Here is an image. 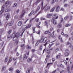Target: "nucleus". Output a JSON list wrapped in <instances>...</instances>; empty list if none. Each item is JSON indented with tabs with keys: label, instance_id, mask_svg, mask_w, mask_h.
I'll return each instance as SVG.
<instances>
[{
	"label": "nucleus",
	"instance_id": "nucleus-1",
	"mask_svg": "<svg viewBox=\"0 0 73 73\" xmlns=\"http://www.w3.org/2000/svg\"><path fill=\"white\" fill-rule=\"evenodd\" d=\"M15 32H14V33L11 36V38H13V41H14L16 40V39L18 37H19V33H17L16 34H15Z\"/></svg>",
	"mask_w": 73,
	"mask_h": 73
},
{
	"label": "nucleus",
	"instance_id": "nucleus-2",
	"mask_svg": "<svg viewBox=\"0 0 73 73\" xmlns=\"http://www.w3.org/2000/svg\"><path fill=\"white\" fill-rule=\"evenodd\" d=\"M9 1H7L5 2V5L2 6L1 10V11H2V12H4V6L7 7L8 5H9Z\"/></svg>",
	"mask_w": 73,
	"mask_h": 73
},
{
	"label": "nucleus",
	"instance_id": "nucleus-3",
	"mask_svg": "<svg viewBox=\"0 0 73 73\" xmlns=\"http://www.w3.org/2000/svg\"><path fill=\"white\" fill-rule=\"evenodd\" d=\"M47 40V38H44V36H42L40 39V41L41 43L44 42L45 43Z\"/></svg>",
	"mask_w": 73,
	"mask_h": 73
},
{
	"label": "nucleus",
	"instance_id": "nucleus-4",
	"mask_svg": "<svg viewBox=\"0 0 73 73\" xmlns=\"http://www.w3.org/2000/svg\"><path fill=\"white\" fill-rule=\"evenodd\" d=\"M50 6H48L47 5H46L44 8L45 11H49V10L50 9Z\"/></svg>",
	"mask_w": 73,
	"mask_h": 73
},
{
	"label": "nucleus",
	"instance_id": "nucleus-5",
	"mask_svg": "<svg viewBox=\"0 0 73 73\" xmlns=\"http://www.w3.org/2000/svg\"><path fill=\"white\" fill-rule=\"evenodd\" d=\"M29 52L25 54L23 58V60L27 59V58H28V55H29Z\"/></svg>",
	"mask_w": 73,
	"mask_h": 73
},
{
	"label": "nucleus",
	"instance_id": "nucleus-6",
	"mask_svg": "<svg viewBox=\"0 0 73 73\" xmlns=\"http://www.w3.org/2000/svg\"><path fill=\"white\" fill-rule=\"evenodd\" d=\"M7 15V16L6 17V20H8L9 19V13H5L4 14V16H5Z\"/></svg>",
	"mask_w": 73,
	"mask_h": 73
},
{
	"label": "nucleus",
	"instance_id": "nucleus-7",
	"mask_svg": "<svg viewBox=\"0 0 73 73\" xmlns=\"http://www.w3.org/2000/svg\"><path fill=\"white\" fill-rule=\"evenodd\" d=\"M51 22L54 24V25H56V24H57V21L54 19H52Z\"/></svg>",
	"mask_w": 73,
	"mask_h": 73
},
{
	"label": "nucleus",
	"instance_id": "nucleus-8",
	"mask_svg": "<svg viewBox=\"0 0 73 73\" xmlns=\"http://www.w3.org/2000/svg\"><path fill=\"white\" fill-rule=\"evenodd\" d=\"M25 13V11L23 10L20 16V18H21L22 17H24V16Z\"/></svg>",
	"mask_w": 73,
	"mask_h": 73
},
{
	"label": "nucleus",
	"instance_id": "nucleus-9",
	"mask_svg": "<svg viewBox=\"0 0 73 73\" xmlns=\"http://www.w3.org/2000/svg\"><path fill=\"white\" fill-rule=\"evenodd\" d=\"M68 52H69V50H66V52L64 53V54L66 56H68L69 55V53Z\"/></svg>",
	"mask_w": 73,
	"mask_h": 73
},
{
	"label": "nucleus",
	"instance_id": "nucleus-10",
	"mask_svg": "<svg viewBox=\"0 0 73 73\" xmlns=\"http://www.w3.org/2000/svg\"><path fill=\"white\" fill-rule=\"evenodd\" d=\"M23 27H25V29L26 28V29H27L28 28H31V25L29 24L28 26H27L26 25H24L23 26Z\"/></svg>",
	"mask_w": 73,
	"mask_h": 73
},
{
	"label": "nucleus",
	"instance_id": "nucleus-11",
	"mask_svg": "<svg viewBox=\"0 0 73 73\" xmlns=\"http://www.w3.org/2000/svg\"><path fill=\"white\" fill-rule=\"evenodd\" d=\"M52 14H48L47 15V18L49 19L51 17V16H52Z\"/></svg>",
	"mask_w": 73,
	"mask_h": 73
},
{
	"label": "nucleus",
	"instance_id": "nucleus-12",
	"mask_svg": "<svg viewBox=\"0 0 73 73\" xmlns=\"http://www.w3.org/2000/svg\"><path fill=\"white\" fill-rule=\"evenodd\" d=\"M60 10V6H58L56 10V12H58Z\"/></svg>",
	"mask_w": 73,
	"mask_h": 73
},
{
	"label": "nucleus",
	"instance_id": "nucleus-13",
	"mask_svg": "<svg viewBox=\"0 0 73 73\" xmlns=\"http://www.w3.org/2000/svg\"><path fill=\"white\" fill-rule=\"evenodd\" d=\"M32 61V59L31 58H29L27 60V62H30Z\"/></svg>",
	"mask_w": 73,
	"mask_h": 73
},
{
	"label": "nucleus",
	"instance_id": "nucleus-14",
	"mask_svg": "<svg viewBox=\"0 0 73 73\" xmlns=\"http://www.w3.org/2000/svg\"><path fill=\"white\" fill-rule=\"evenodd\" d=\"M59 38L60 39V42H63V40H62V37H61V36H59Z\"/></svg>",
	"mask_w": 73,
	"mask_h": 73
},
{
	"label": "nucleus",
	"instance_id": "nucleus-15",
	"mask_svg": "<svg viewBox=\"0 0 73 73\" xmlns=\"http://www.w3.org/2000/svg\"><path fill=\"white\" fill-rule=\"evenodd\" d=\"M22 24V22L20 21L18 22V25L19 27H20L21 25Z\"/></svg>",
	"mask_w": 73,
	"mask_h": 73
},
{
	"label": "nucleus",
	"instance_id": "nucleus-16",
	"mask_svg": "<svg viewBox=\"0 0 73 73\" xmlns=\"http://www.w3.org/2000/svg\"><path fill=\"white\" fill-rule=\"evenodd\" d=\"M40 42H41L40 41V40H38L37 42H36V46L38 45L39 44V43Z\"/></svg>",
	"mask_w": 73,
	"mask_h": 73
},
{
	"label": "nucleus",
	"instance_id": "nucleus-17",
	"mask_svg": "<svg viewBox=\"0 0 73 73\" xmlns=\"http://www.w3.org/2000/svg\"><path fill=\"white\" fill-rule=\"evenodd\" d=\"M46 53H48V54H49L50 52V50H49L47 49L46 50Z\"/></svg>",
	"mask_w": 73,
	"mask_h": 73
},
{
	"label": "nucleus",
	"instance_id": "nucleus-18",
	"mask_svg": "<svg viewBox=\"0 0 73 73\" xmlns=\"http://www.w3.org/2000/svg\"><path fill=\"white\" fill-rule=\"evenodd\" d=\"M69 17V16L67 15L64 17V20H67V19H68Z\"/></svg>",
	"mask_w": 73,
	"mask_h": 73
},
{
	"label": "nucleus",
	"instance_id": "nucleus-19",
	"mask_svg": "<svg viewBox=\"0 0 73 73\" xmlns=\"http://www.w3.org/2000/svg\"><path fill=\"white\" fill-rule=\"evenodd\" d=\"M54 9H55V7H53L50 10V12H53L54 10Z\"/></svg>",
	"mask_w": 73,
	"mask_h": 73
},
{
	"label": "nucleus",
	"instance_id": "nucleus-20",
	"mask_svg": "<svg viewBox=\"0 0 73 73\" xmlns=\"http://www.w3.org/2000/svg\"><path fill=\"white\" fill-rule=\"evenodd\" d=\"M61 27H62V25L61 24H59L57 26V28H60Z\"/></svg>",
	"mask_w": 73,
	"mask_h": 73
},
{
	"label": "nucleus",
	"instance_id": "nucleus-21",
	"mask_svg": "<svg viewBox=\"0 0 73 73\" xmlns=\"http://www.w3.org/2000/svg\"><path fill=\"white\" fill-rule=\"evenodd\" d=\"M39 9H40V7L38 6L37 7V9L35 11V12L36 13L38 11H39Z\"/></svg>",
	"mask_w": 73,
	"mask_h": 73
},
{
	"label": "nucleus",
	"instance_id": "nucleus-22",
	"mask_svg": "<svg viewBox=\"0 0 73 73\" xmlns=\"http://www.w3.org/2000/svg\"><path fill=\"white\" fill-rule=\"evenodd\" d=\"M13 7H14L15 8V7H17V3H15L14 4L13 6Z\"/></svg>",
	"mask_w": 73,
	"mask_h": 73
},
{
	"label": "nucleus",
	"instance_id": "nucleus-23",
	"mask_svg": "<svg viewBox=\"0 0 73 73\" xmlns=\"http://www.w3.org/2000/svg\"><path fill=\"white\" fill-rule=\"evenodd\" d=\"M52 65L53 64V63H48L47 64L46 68H48V66H49V65Z\"/></svg>",
	"mask_w": 73,
	"mask_h": 73
},
{
	"label": "nucleus",
	"instance_id": "nucleus-24",
	"mask_svg": "<svg viewBox=\"0 0 73 73\" xmlns=\"http://www.w3.org/2000/svg\"><path fill=\"white\" fill-rule=\"evenodd\" d=\"M6 69V67L5 66H3L2 67V70H5Z\"/></svg>",
	"mask_w": 73,
	"mask_h": 73
},
{
	"label": "nucleus",
	"instance_id": "nucleus-25",
	"mask_svg": "<svg viewBox=\"0 0 73 73\" xmlns=\"http://www.w3.org/2000/svg\"><path fill=\"white\" fill-rule=\"evenodd\" d=\"M13 24V23H12V22H11L9 23V26H12V25Z\"/></svg>",
	"mask_w": 73,
	"mask_h": 73
},
{
	"label": "nucleus",
	"instance_id": "nucleus-26",
	"mask_svg": "<svg viewBox=\"0 0 73 73\" xmlns=\"http://www.w3.org/2000/svg\"><path fill=\"white\" fill-rule=\"evenodd\" d=\"M42 10L41 11H40L38 13V14L36 15V16L35 17H36L39 14H40V13H42Z\"/></svg>",
	"mask_w": 73,
	"mask_h": 73
},
{
	"label": "nucleus",
	"instance_id": "nucleus-27",
	"mask_svg": "<svg viewBox=\"0 0 73 73\" xmlns=\"http://www.w3.org/2000/svg\"><path fill=\"white\" fill-rule=\"evenodd\" d=\"M24 30L23 31V30H22L21 31V35L23 36V33H24V31L25 30V29H24Z\"/></svg>",
	"mask_w": 73,
	"mask_h": 73
},
{
	"label": "nucleus",
	"instance_id": "nucleus-28",
	"mask_svg": "<svg viewBox=\"0 0 73 73\" xmlns=\"http://www.w3.org/2000/svg\"><path fill=\"white\" fill-rule=\"evenodd\" d=\"M26 73H30V70H29V69H27Z\"/></svg>",
	"mask_w": 73,
	"mask_h": 73
},
{
	"label": "nucleus",
	"instance_id": "nucleus-29",
	"mask_svg": "<svg viewBox=\"0 0 73 73\" xmlns=\"http://www.w3.org/2000/svg\"><path fill=\"white\" fill-rule=\"evenodd\" d=\"M9 70L11 72H12L13 71V68H9Z\"/></svg>",
	"mask_w": 73,
	"mask_h": 73
},
{
	"label": "nucleus",
	"instance_id": "nucleus-30",
	"mask_svg": "<svg viewBox=\"0 0 73 73\" xmlns=\"http://www.w3.org/2000/svg\"><path fill=\"white\" fill-rule=\"evenodd\" d=\"M53 45H54V43H52L51 44H49V45L48 46V48H50V47H51V46H52Z\"/></svg>",
	"mask_w": 73,
	"mask_h": 73
},
{
	"label": "nucleus",
	"instance_id": "nucleus-31",
	"mask_svg": "<svg viewBox=\"0 0 73 73\" xmlns=\"http://www.w3.org/2000/svg\"><path fill=\"white\" fill-rule=\"evenodd\" d=\"M43 3H44V2H43V1H42L41 2V5L42 7L41 8V9L42 10V7H43Z\"/></svg>",
	"mask_w": 73,
	"mask_h": 73
},
{
	"label": "nucleus",
	"instance_id": "nucleus-32",
	"mask_svg": "<svg viewBox=\"0 0 73 73\" xmlns=\"http://www.w3.org/2000/svg\"><path fill=\"white\" fill-rule=\"evenodd\" d=\"M71 24H66L65 25L66 27H69V26H70Z\"/></svg>",
	"mask_w": 73,
	"mask_h": 73
},
{
	"label": "nucleus",
	"instance_id": "nucleus-33",
	"mask_svg": "<svg viewBox=\"0 0 73 73\" xmlns=\"http://www.w3.org/2000/svg\"><path fill=\"white\" fill-rule=\"evenodd\" d=\"M27 48L28 49H31V46H29V45H27Z\"/></svg>",
	"mask_w": 73,
	"mask_h": 73
},
{
	"label": "nucleus",
	"instance_id": "nucleus-34",
	"mask_svg": "<svg viewBox=\"0 0 73 73\" xmlns=\"http://www.w3.org/2000/svg\"><path fill=\"white\" fill-rule=\"evenodd\" d=\"M42 46H40L39 48V50H42Z\"/></svg>",
	"mask_w": 73,
	"mask_h": 73
},
{
	"label": "nucleus",
	"instance_id": "nucleus-35",
	"mask_svg": "<svg viewBox=\"0 0 73 73\" xmlns=\"http://www.w3.org/2000/svg\"><path fill=\"white\" fill-rule=\"evenodd\" d=\"M12 61V59L11 58H10L9 61L8 62V64H9V63Z\"/></svg>",
	"mask_w": 73,
	"mask_h": 73
},
{
	"label": "nucleus",
	"instance_id": "nucleus-36",
	"mask_svg": "<svg viewBox=\"0 0 73 73\" xmlns=\"http://www.w3.org/2000/svg\"><path fill=\"white\" fill-rule=\"evenodd\" d=\"M60 55H58L56 56V58H57V59L59 58H60Z\"/></svg>",
	"mask_w": 73,
	"mask_h": 73
},
{
	"label": "nucleus",
	"instance_id": "nucleus-37",
	"mask_svg": "<svg viewBox=\"0 0 73 73\" xmlns=\"http://www.w3.org/2000/svg\"><path fill=\"white\" fill-rule=\"evenodd\" d=\"M46 57L47 58H49V57H50V56L49 55V54H48L46 56Z\"/></svg>",
	"mask_w": 73,
	"mask_h": 73
},
{
	"label": "nucleus",
	"instance_id": "nucleus-38",
	"mask_svg": "<svg viewBox=\"0 0 73 73\" xmlns=\"http://www.w3.org/2000/svg\"><path fill=\"white\" fill-rule=\"evenodd\" d=\"M10 11V9H6L5 10V12H9Z\"/></svg>",
	"mask_w": 73,
	"mask_h": 73
},
{
	"label": "nucleus",
	"instance_id": "nucleus-39",
	"mask_svg": "<svg viewBox=\"0 0 73 73\" xmlns=\"http://www.w3.org/2000/svg\"><path fill=\"white\" fill-rule=\"evenodd\" d=\"M50 40H48V41L45 44H44V46H46V45H47V44H48V42H50Z\"/></svg>",
	"mask_w": 73,
	"mask_h": 73
},
{
	"label": "nucleus",
	"instance_id": "nucleus-40",
	"mask_svg": "<svg viewBox=\"0 0 73 73\" xmlns=\"http://www.w3.org/2000/svg\"><path fill=\"white\" fill-rule=\"evenodd\" d=\"M8 57H7V58H6L5 60V62H7V61H8Z\"/></svg>",
	"mask_w": 73,
	"mask_h": 73
},
{
	"label": "nucleus",
	"instance_id": "nucleus-41",
	"mask_svg": "<svg viewBox=\"0 0 73 73\" xmlns=\"http://www.w3.org/2000/svg\"><path fill=\"white\" fill-rule=\"evenodd\" d=\"M48 61V59H47V58H46L45 59V60L44 61V62L45 64H46V62H47Z\"/></svg>",
	"mask_w": 73,
	"mask_h": 73
},
{
	"label": "nucleus",
	"instance_id": "nucleus-42",
	"mask_svg": "<svg viewBox=\"0 0 73 73\" xmlns=\"http://www.w3.org/2000/svg\"><path fill=\"white\" fill-rule=\"evenodd\" d=\"M54 31L51 34V37H53V35H54Z\"/></svg>",
	"mask_w": 73,
	"mask_h": 73
},
{
	"label": "nucleus",
	"instance_id": "nucleus-43",
	"mask_svg": "<svg viewBox=\"0 0 73 73\" xmlns=\"http://www.w3.org/2000/svg\"><path fill=\"white\" fill-rule=\"evenodd\" d=\"M33 33H35V27H34L33 28Z\"/></svg>",
	"mask_w": 73,
	"mask_h": 73
},
{
	"label": "nucleus",
	"instance_id": "nucleus-44",
	"mask_svg": "<svg viewBox=\"0 0 73 73\" xmlns=\"http://www.w3.org/2000/svg\"><path fill=\"white\" fill-rule=\"evenodd\" d=\"M36 21L37 22H38V21H39V19L38 18L36 19Z\"/></svg>",
	"mask_w": 73,
	"mask_h": 73
},
{
	"label": "nucleus",
	"instance_id": "nucleus-45",
	"mask_svg": "<svg viewBox=\"0 0 73 73\" xmlns=\"http://www.w3.org/2000/svg\"><path fill=\"white\" fill-rule=\"evenodd\" d=\"M56 2V0H52V4H53V3H54Z\"/></svg>",
	"mask_w": 73,
	"mask_h": 73
},
{
	"label": "nucleus",
	"instance_id": "nucleus-46",
	"mask_svg": "<svg viewBox=\"0 0 73 73\" xmlns=\"http://www.w3.org/2000/svg\"><path fill=\"white\" fill-rule=\"evenodd\" d=\"M17 59V58H13V60L14 61H16V60Z\"/></svg>",
	"mask_w": 73,
	"mask_h": 73
},
{
	"label": "nucleus",
	"instance_id": "nucleus-47",
	"mask_svg": "<svg viewBox=\"0 0 73 73\" xmlns=\"http://www.w3.org/2000/svg\"><path fill=\"white\" fill-rule=\"evenodd\" d=\"M48 31H46L44 33V34H48Z\"/></svg>",
	"mask_w": 73,
	"mask_h": 73
},
{
	"label": "nucleus",
	"instance_id": "nucleus-48",
	"mask_svg": "<svg viewBox=\"0 0 73 73\" xmlns=\"http://www.w3.org/2000/svg\"><path fill=\"white\" fill-rule=\"evenodd\" d=\"M56 17V14H55L53 16V18H55V19Z\"/></svg>",
	"mask_w": 73,
	"mask_h": 73
},
{
	"label": "nucleus",
	"instance_id": "nucleus-49",
	"mask_svg": "<svg viewBox=\"0 0 73 73\" xmlns=\"http://www.w3.org/2000/svg\"><path fill=\"white\" fill-rule=\"evenodd\" d=\"M52 61H53V62L54 61H55V60H56V59H55V58H52Z\"/></svg>",
	"mask_w": 73,
	"mask_h": 73
},
{
	"label": "nucleus",
	"instance_id": "nucleus-50",
	"mask_svg": "<svg viewBox=\"0 0 73 73\" xmlns=\"http://www.w3.org/2000/svg\"><path fill=\"white\" fill-rule=\"evenodd\" d=\"M3 12H4V11L3 12V11L2 10H1L0 11V15H1V14H2V13H3Z\"/></svg>",
	"mask_w": 73,
	"mask_h": 73
},
{
	"label": "nucleus",
	"instance_id": "nucleus-51",
	"mask_svg": "<svg viewBox=\"0 0 73 73\" xmlns=\"http://www.w3.org/2000/svg\"><path fill=\"white\" fill-rule=\"evenodd\" d=\"M41 20H45V19L43 18H41Z\"/></svg>",
	"mask_w": 73,
	"mask_h": 73
},
{
	"label": "nucleus",
	"instance_id": "nucleus-52",
	"mask_svg": "<svg viewBox=\"0 0 73 73\" xmlns=\"http://www.w3.org/2000/svg\"><path fill=\"white\" fill-rule=\"evenodd\" d=\"M68 4H65L64 5V6L65 7H67V6H68Z\"/></svg>",
	"mask_w": 73,
	"mask_h": 73
},
{
	"label": "nucleus",
	"instance_id": "nucleus-53",
	"mask_svg": "<svg viewBox=\"0 0 73 73\" xmlns=\"http://www.w3.org/2000/svg\"><path fill=\"white\" fill-rule=\"evenodd\" d=\"M70 69V67L69 66H68L67 67V70L68 71H69V70Z\"/></svg>",
	"mask_w": 73,
	"mask_h": 73
},
{
	"label": "nucleus",
	"instance_id": "nucleus-54",
	"mask_svg": "<svg viewBox=\"0 0 73 73\" xmlns=\"http://www.w3.org/2000/svg\"><path fill=\"white\" fill-rule=\"evenodd\" d=\"M73 19V16H70V20H72Z\"/></svg>",
	"mask_w": 73,
	"mask_h": 73
},
{
	"label": "nucleus",
	"instance_id": "nucleus-55",
	"mask_svg": "<svg viewBox=\"0 0 73 73\" xmlns=\"http://www.w3.org/2000/svg\"><path fill=\"white\" fill-rule=\"evenodd\" d=\"M35 19V18H32L30 20V23H31V22H32V21L33 20H34Z\"/></svg>",
	"mask_w": 73,
	"mask_h": 73
},
{
	"label": "nucleus",
	"instance_id": "nucleus-56",
	"mask_svg": "<svg viewBox=\"0 0 73 73\" xmlns=\"http://www.w3.org/2000/svg\"><path fill=\"white\" fill-rule=\"evenodd\" d=\"M64 62L65 64L66 65V64H67V62H66V60H64Z\"/></svg>",
	"mask_w": 73,
	"mask_h": 73
},
{
	"label": "nucleus",
	"instance_id": "nucleus-57",
	"mask_svg": "<svg viewBox=\"0 0 73 73\" xmlns=\"http://www.w3.org/2000/svg\"><path fill=\"white\" fill-rule=\"evenodd\" d=\"M34 12H35V11H32L31 12V13H32V14H33L34 13Z\"/></svg>",
	"mask_w": 73,
	"mask_h": 73
},
{
	"label": "nucleus",
	"instance_id": "nucleus-58",
	"mask_svg": "<svg viewBox=\"0 0 73 73\" xmlns=\"http://www.w3.org/2000/svg\"><path fill=\"white\" fill-rule=\"evenodd\" d=\"M11 30H10L8 32V34H9L11 33Z\"/></svg>",
	"mask_w": 73,
	"mask_h": 73
},
{
	"label": "nucleus",
	"instance_id": "nucleus-59",
	"mask_svg": "<svg viewBox=\"0 0 73 73\" xmlns=\"http://www.w3.org/2000/svg\"><path fill=\"white\" fill-rule=\"evenodd\" d=\"M15 43H16V44H18V43H19V40H17L16 41Z\"/></svg>",
	"mask_w": 73,
	"mask_h": 73
},
{
	"label": "nucleus",
	"instance_id": "nucleus-60",
	"mask_svg": "<svg viewBox=\"0 0 73 73\" xmlns=\"http://www.w3.org/2000/svg\"><path fill=\"white\" fill-rule=\"evenodd\" d=\"M16 72L17 73H20V71L19 70H17L16 71Z\"/></svg>",
	"mask_w": 73,
	"mask_h": 73
},
{
	"label": "nucleus",
	"instance_id": "nucleus-61",
	"mask_svg": "<svg viewBox=\"0 0 73 73\" xmlns=\"http://www.w3.org/2000/svg\"><path fill=\"white\" fill-rule=\"evenodd\" d=\"M60 67L61 68H64V66L62 64L60 65Z\"/></svg>",
	"mask_w": 73,
	"mask_h": 73
},
{
	"label": "nucleus",
	"instance_id": "nucleus-62",
	"mask_svg": "<svg viewBox=\"0 0 73 73\" xmlns=\"http://www.w3.org/2000/svg\"><path fill=\"white\" fill-rule=\"evenodd\" d=\"M5 0H2L1 2L2 3H4V2H5Z\"/></svg>",
	"mask_w": 73,
	"mask_h": 73
},
{
	"label": "nucleus",
	"instance_id": "nucleus-63",
	"mask_svg": "<svg viewBox=\"0 0 73 73\" xmlns=\"http://www.w3.org/2000/svg\"><path fill=\"white\" fill-rule=\"evenodd\" d=\"M64 70H62L60 72V73H63V72H64Z\"/></svg>",
	"mask_w": 73,
	"mask_h": 73
},
{
	"label": "nucleus",
	"instance_id": "nucleus-64",
	"mask_svg": "<svg viewBox=\"0 0 73 73\" xmlns=\"http://www.w3.org/2000/svg\"><path fill=\"white\" fill-rule=\"evenodd\" d=\"M48 70H46L45 71V73H48Z\"/></svg>",
	"mask_w": 73,
	"mask_h": 73
}]
</instances>
